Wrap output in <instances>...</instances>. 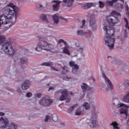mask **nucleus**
<instances>
[{"mask_svg": "<svg viewBox=\"0 0 129 129\" xmlns=\"http://www.w3.org/2000/svg\"><path fill=\"white\" fill-rule=\"evenodd\" d=\"M122 3H124V0H120Z\"/></svg>", "mask_w": 129, "mask_h": 129, "instance_id": "nucleus-54", "label": "nucleus"}, {"mask_svg": "<svg viewBox=\"0 0 129 129\" xmlns=\"http://www.w3.org/2000/svg\"><path fill=\"white\" fill-rule=\"evenodd\" d=\"M120 107H122L119 109V112L121 114H125L126 118H128L127 120V124L129 125V110L127 111V109L126 107H128V106L123 104L120 103Z\"/></svg>", "mask_w": 129, "mask_h": 129, "instance_id": "nucleus-6", "label": "nucleus"}, {"mask_svg": "<svg viewBox=\"0 0 129 129\" xmlns=\"http://www.w3.org/2000/svg\"><path fill=\"white\" fill-rule=\"evenodd\" d=\"M67 72H68V70H67V67H63L62 70V73L64 74V73H67Z\"/></svg>", "mask_w": 129, "mask_h": 129, "instance_id": "nucleus-36", "label": "nucleus"}, {"mask_svg": "<svg viewBox=\"0 0 129 129\" xmlns=\"http://www.w3.org/2000/svg\"><path fill=\"white\" fill-rule=\"evenodd\" d=\"M61 125H63L64 126V125H65V124H64L63 123H61Z\"/></svg>", "mask_w": 129, "mask_h": 129, "instance_id": "nucleus-52", "label": "nucleus"}, {"mask_svg": "<svg viewBox=\"0 0 129 129\" xmlns=\"http://www.w3.org/2000/svg\"><path fill=\"white\" fill-rule=\"evenodd\" d=\"M69 64H70V66H71V67H75V65H77L75 63V62H74L73 61H70L69 62Z\"/></svg>", "mask_w": 129, "mask_h": 129, "instance_id": "nucleus-37", "label": "nucleus"}, {"mask_svg": "<svg viewBox=\"0 0 129 129\" xmlns=\"http://www.w3.org/2000/svg\"><path fill=\"white\" fill-rule=\"evenodd\" d=\"M60 19H62V20L64 19L63 18V17H60Z\"/></svg>", "mask_w": 129, "mask_h": 129, "instance_id": "nucleus-56", "label": "nucleus"}, {"mask_svg": "<svg viewBox=\"0 0 129 129\" xmlns=\"http://www.w3.org/2000/svg\"><path fill=\"white\" fill-rule=\"evenodd\" d=\"M18 128V126L14 123H11L8 125V129H17Z\"/></svg>", "mask_w": 129, "mask_h": 129, "instance_id": "nucleus-29", "label": "nucleus"}, {"mask_svg": "<svg viewBox=\"0 0 129 129\" xmlns=\"http://www.w3.org/2000/svg\"><path fill=\"white\" fill-rule=\"evenodd\" d=\"M17 92H19V93H21V91L20 90V88L17 89Z\"/></svg>", "mask_w": 129, "mask_h": 129, "instance_id": "nucleus-50", "label": "nucleus"}, {"mask_svg": "<svg viewBox=\"0 0 129 129\" xmlns=\"http://www.w3.org/2000/svg\"><path fill=\"white\" fill-rule=\"evenodd\" d=\"M18 12L20 9L13 3H10L5 8V15H0V28L2 25H7L10 23H15L17 20Z\"/></svg>", "mask_w": 129, "mask_h": 129, "instance_id": "nucleus-1", "label": "nucleus"}, {"mask_svg": "<svg viewBox=\"0 0 129 129\" xmlns=\"http://www.w3.org/2000/svg\"><path fill=\"white\" fill-rule=\"evenodd\" d=\"M37 116V115L35 114V116Z\"/></svg>", "mask_w": 129, "mask_h": 129, "instance_id": "nucleus-63", "label": "nucleus"}, {"mask_svg": "<svg viewBox=\"0 0 129 129\" xmlns=\"http://www.w3.org/2000/svg\"><path fill=\"white\" fill-rule=\"evenodd\" d=\"M123 100L124 101V102L129 103V92H128L123 98Z\"/></svg>", "mask_w": 129, "mask_h": 129, "instance_id": "nucleus-28", "label": "nucleus"}, {"mask_svg": "<svg viewBox=\"0 0 129 129\" xmlns=\"http://www.w3.org/2000/svg\"><path fill=\"white\" fill-rule=\"evenodd\" d=\"M36 117H32V118H36Z\"/></svg>", "mask_w": 129, "mask_h": 129, "instance_id": "nucleus-57", "label": "nucleus"}, {"mask_svg": "<svg viewBox=\"0 0 129 129\" xmlns=\"http://www.w3.org/2000/svg\"><path fill=\"white\" fill-rule=\"evenodd\" d=\"M39 44L37 45L35 48V50L37 51V52H40L41 51V50H46V51H49L51 49V48H50V44L43 40L42 38H39Z\"/></svg>", "mask_w": 129, "mask_h": 129, "instance_id": "nucleus-4", "label": "nucleus"}, {"mask_svg": "<svg viewBox=\"0 0 129 129\" xmlns=\"http://www.w3.org/2000/svg\"><path fill=\"white\" fill-rule=\"evenodd\" d=\"M5 41H6V37H5L4 36L0 35V44L1 45V44L4 43Z\"/></svg>", "mask_w": 129, "mask_h": 129, "instance_id": "nucleus-34", "label": "nucleus"}, {"mask_svg": "<svg viewBox=\"0 0 129 129\" xmlns=\"http://www.w3.org/2000/svg\"><path fill=\"white\" fill-rule=\"evenodd\" d=\"M85 23H86V21H85V20H83L82 21V26H81V29H82L84 26H85Z\"/></svg>", "mask_w": 129, "mask_h": 129, "instance_id": "nucleus-40", "label": "nucleus"}, {"mask_svg": "<svg viewBox=\"0 0 129 129\" xmlns=\"http://www.w3.org/2000/svg\"><path fill=\"white\" fill-rule=\"evenodd\" d=\"M68 92V91L66 89L63 90L61 92V96L59 97L60 101H64V100H66V98H67L69 96Z\"/></svg>", "mask_w": 129, "mask_h": 129, "instance_id": "nucleus-9", "label": "nucleus"}, {"mask_svg": "<svg viewBox=\"0 0 129 129\" xmlns=\"http://www.w3.org/2000/svg\"><path fill=\"white\" fill-rule=\"evenodd\" d=\"M66 102L67 103L70 102V99H69H69H67Z\"/></svg>", "mask_w": 129, "mask_h": 129, "instance_id": "nucleus-49", "label": "nucleus"}, {"mask_svg": "<svg viewBox=\"0 0 129 129\" xmlns=\"http://www.w3.org/2000/svg\"><path fill=\"white\" fill-rule=\"evenodd\" d=\"M81 87L83 92H85V91H87V90L91 91V90L92 89V88H89L88 85L85 83H83Z\"/></svg>", "mask_w": 129, "mask_h": 129, "instance_id": "nucleus-19", "label": "nucleus"}, {"mask_svg": "<svg viewBox=\"0 0 129 129\" xmlns=\"http://www.w3.org/2000/svg\"><path fill=\"white\" fill-rule=\"evenodd\" d=\"M112 63L113 64H117V65H120L122 64V61H121V60L119 59L118 60H117V61L116 60L113 61Z\"/></svg>", "mask_w": 129, "mask_h": 129, "instance_id": "nucleus-33", "label": "nucleus"}, {"mask_svg": "<svg viewBox=\"0 0 129 129\" xmlns=\"http://www.w3.org/2000/svg\"><path fill=\"white\" fill-rule=\"evenodd\" d=\"M20 63H21V67L22 68L27 67V65H28V59L25 57L21 58Z\"/></svg>", "mask_w": 129, "mask_h": 129, "instance_id": "nucleus-16", "label": "nucleus"}, {"mask_svg": "<svg viewBox=\"0 0 129 129\" xmlns=\"http://www.w3.org/2000/svg\"><path fill=\"white\" fill-rule=\"evenodd\" d=\"M57 43H58V44H61V43H63L65 45L68 44L67 43V42H66L65 40H63V39H59V40L58 41Z\"/></svg>", "mask_w": 129, "mask_h": 129, "instance_id": "nucleus-35", "label": "nucleus"}, {"mask_svg": "<svg viewBox=\"0 0 129 129\" xmlns=\"http://www.w3.org/2000/svg\"><path fill=\"white\" fill-rule=\"evenodd\" d=\"M47 37H50V36H49V35H48V36H47Z\"/></svg>", "mask_w": 129, "mask_h": 129, "instance_id": "nucleus-62", "label": "nucleus"}, {"mask_svg": "<svg viewBox=\"0 0 129 129\" xmlns=\"http://www.w3.org/2000/svg\"><path fill=\"white\" fill-rule=\"evenodd\" d=\"M102 76H103V78H104V79L105 80V82L107 84L108 87L109 88L110 87V89H111V90L113 89V86L112 85L111 82L110 81V80H109L108 78H107V77H106V76H105V74H104V73H102Z\"/></svg>", "mask_w": 129, "mask_h": 129, "instance_id": "nucleus-11", "label": "nucleus"}, {"mask_svg": "<svg viewBox=\"0 0 129 129\" xmlns=\"http://www.w3.org/2000/svg\"><path fill=\"white\" fill-rule=\"evenodd\" d=\"M32 96V93L30 92H28L26 94V97H31Z\"/></svg>", "mask_w": 129, "mask_h": 129, "instance_id": "nucleus-42", "label": "nucleus"}, {"mask_svg": "<svg viewBox=\"0 0 129 129\" xmlns=\"http://www.w3.org/2000/svg\"><path fill=\"white\" fill-rule=\"evenodd\" d=\"M111 15L106 17V20L107 23L109 24V26H113L115 25V24H117L119 20H118V18L114 16H116L118 17L119 16L120 17V14L113 11L111 13Z\"/></svg>", "mask_w": 129, "mask_h": 129, "instance_id": "nucleus-3", "label": "nucleus"}, {"mask_svg": "<svg viewBox=\"0 0 129 129\" xmlns=\"http://www.w3.org/2000/svg\"><path fill=\"white\" fill-rule=\"evenodd\" d=\"M74 2V0H63L62 3L64 7H67V8H71Z\"/></svg>", "mask_w": 129, "mask_h": 129, "instance_id": "nucleus-14", "label": "nucleus"}, {"mask_svg": "<svg viewBox=\"0 0 129 129\" xmlns=\"http://www.w3.org/2000/svg\"><path fill=\"white\" fill-rule=\"evenodd\" d=\"M36 96L38 98H40L41 96H42V94H36Z\"/></svg>", "mask_w": 129, "mask_h": 129, "instance_id": "nucleus-45", "label": "nucleus"}, {"mask_svg": "<svg viewBox=\"0 0 129 129\" xmlns=\"http://www.w3.org/2000/svg\"><path fill=\"white\" fill-rule=\"evenodd\" d=\"M109 57H110V56H108V58H109Z\"/></svg>", "mask_w": 129, "mask_h": 129, "instance_id": "nucleus-61", "label": "nucleus"}, {"mask_svg": "<svg viewBox=\"0 0 129 129\" xmlns=\"http://www.w3.org/2000/svg\"><path fill=\"white\" fill-rule=\"evenodd\" d=\"M124 21H125V22L126 23L125 28H126V29H127L128 28V27H129L128 26V25H129L128 21H127V19H126V18L124 19Z\"/></svg>", "mask_w": 129, "mask_h": 129, "instance_id": "nucleus-39", "label": "nucleus"}, {"mask_svg": "<svg viewBox=\"0 0 129 129\" xmlns=\"http://www.w3.org/2000/svg\"><path fill=\"white\" fill-rule=\"evenodd\" d=\"M103 30L106 32V37L104 38L105 44L109 47V49H112L115 41V38H111L114 35V28L112 27L105 26Z\"/></svg>", "mask_w": 129, "mask_h": 129, "instance_id": "nucleus-2", "label": "nucleus"}, {"mask_svg": "<svg viewBox=\"0 0 129 129\" xmlns=\"http://www.w3.org/2000/svg\"><path fill=\"white\" fill-rule=\"evenodd\" d=\"M126 11H128V7H127L126 8Z\"/></svg>", "mask_w": 129, "mask_h": 129, "instance_id": "nucleus-53", "label": "nucleus"}, {"mask_svg": "<svg viewBox=\"0 0 129 129\" xmlns=\"http://www.w3.org/2000/svg\"><path fill=\"white\" fill-rule=\"evenodd\" d=\"M93 115H95V117L94 118L92 117L91 118V120L89 122V125L90 127H95V126H96V124L97 122V119L96 118V114L95 113H93Z\"/></svg>", "mask_w": 129, "mask_h": 129, "instance_id": "nucleus-10", "label": "nucleus"}, {"mask_svg": "<svg viewBox=\"0 0 129 129\" xmlns=\"http://www.w3.org/2000/svg\"><path fill=\"white\" fill-rule=\"evenodd\" d=\"M53 89H54V87H49V88L48 89V91H50V90H53Z\"/></svg>", "mask_w": 129, "mask_h": 129, "instance_id": "nucleus-47", "label": "nucleus"}, {"mask_svg": "<svg viewBox=\"0 0 129 129\" xmlns=\"http://www.w3.org/2000/svg\"><path fill=\"white\" fill-rule=\"evenodd\" d=\"M79 69V66H78V65H75V67H74L72 68V72L74 74H77Z\"/></svg>", "mask_w": 129, "mask_h": 129, "instance_id": "nucleus-25", "label": "nucleus"}, {"mask_svg": "<svg viewBox=\"0 0 129 129\" xmlns=\"http://www.w3.org/2000/svg\"><path fill=\"white\" fill-rule=\"evenodd\" d=\"M5 115V113L3 112H0V116H4Z\"/></svg>", "mask_w": 129, "mask_h": 129, "instance_id": "nucleus-46", "label": "nucleus"}, {"mask_svg": "<svg viewBox=\"0 0 129 129\" xmlns=\"http://www.w3.org/2000/svg\"><path fill=\"white\" fill-rule=\"evenodd\" d=\"M30 87V81L29 80L25 81L24 83L22 84V88L23 90L29 89Z\"/></svg>", "mask_w": 129, "mask_h": 129, "instance_id": "nucleus-15", "label": "nucleus"}, {"mask_svg": "<svg viewBox=\"0 0 129 129\" xmlns=\"http://www.w3.org/2000/svg\"><path fill=\"white\" fill-rule=\"evenodd\" d=\"M54 71H58V70L54 69Z\"/></svg>", "mask_w": 129, "mask_h": 129, "instance_id": "nucleus-55", "label": "nucleus"}, {"mask_svg": "<svg viewBox=\"0 0 129 129\" xmlns=\"http://www.w3.org/2000/svg\"><path fill=\"white\" fill-rule=\"evenodd\" d=\"M40 19L43 22H45V23H48V19H47V16L45 14H42L40 16Z\"/></svg>", "mask_w": 129, "mask_h": 129, "instance_id": "nucleus-26", "label": "nucleus"}, {"mask_svg": "<svg viewBox=\"0 0 129 129\" xmlns=\"http://www.w3.org/2000/svg\"><path fill=\"white\" fill-rule=\"evenodd\" d=\"M53 65V62H43L41 63L40 66H47V67H50L51 69L52 70H55V68L54 67H52V66Z\"/></svg>", "mask_w": 129, "mask_h": 129, "instance_id": "nucleus-20", "label": "nucleus"}, {"mask_svg": "<svg viewBox=\"0 0 129 129\" xmlns=\"http://www.w3.org/2000/svg\"><path fill=\"white\" fill-rule=\"evenodd\" d=\"M53 102V100L49 97H45L40 100L39 103L42 106H49Z\"/></svg>", "mask_w": 129, "mask_h": 129, "instance_id": "nucleus-7", "label": "nucleus"}, {"mask_svg": "<svg viewBox=\"0 0 129 129\" xmlns=\"http://www.w3.org/2000/svg\"><path fill=\"white\" fill-rule=\"evenodd\" d=\"M92 6H93V3H85L83 5V7L84 10H88V9H90V8H91V7H92Z\"/></svg>", "mask_w": 129, "mask_h": 129, "instance_id": "nucleus-23", "label": "nucleus"}, {"mask_svg": "<svg viewBox=\"0 0 129 129\" xmlns=\"http://www.w3.org/2000/svg\"><path fill=\"white\" fill-rule=\"evenodd\" d=\"M2 50L5 52L7 55H10V56H13L15 52L12 44L10 42L5 43L2 45Z\"/></svg>", "mask_w": 129, "mask_h": 129, "instance_id": "nucleus-5", "label": "nucleus"}, {"mask_svg": "<svg viewBox=\"0 0 129 129\" xmlns=\"http://www.w3.org/2000/svg\"><path fill=\"white\" fill-rule=\"evenodd\" d=\"M89 23L90 27L94 31H95V29L97 28V26L96 25V23H95V19L91 18L89 20Z\"/></svg>", "mask_w": 129, "mask_h": 129, "instance_id": "nucleus-12", "label": "nucleus"}, {"mask_svg": "<svg viewBox=\"0 0 129 129\" xmlns=\"http://www.w3.org/2000/svg\"><path fill=\"white\" fill-rule=\"evenodd\" d=\"M70 95H74V93L73 92H70Z\"/></svg>", "mask_w": 129, "mask_h": 129, "instance_id": "nucleus-51", "label": "nucleus"}, {"mask_svg": "<svg viewBox=\"0 0 129 129\" xmlns=\"http://www.w3.org/2000/svg\"><path fill=\"white\" fill-rule=\"evenodd\" d=\"M91 34V33L89 31L84 32L83 30H78L77 31V34L78 35V36H83L84 35H86V34L88 35L89 36H90Z\"/></svg>", "mask_w": 129, "mask_h": 129, "instance_id": "nucleus-17", "label": "nucleus"}, {"mask_svg": "<svg viewBox=\"0 0 129 129\" xmlns=\"http://www.w3.org/2000/svg\"><path fill=\"white\" fill-rule=\"evenodd\" d=\"M117 1L118 0H112L111 1L107 0L105 2V4L108 7H112L113 6V4H114V3H116Z\"/></svg>", "mask_w": 129, "mask_h": 129, "instance_id": "nucleus-22", "label": "nucleus"}, {"mask_svg": "<svg viewBox=\"0 0 129 129\" xmlns=\"http://www.w3.org/2000/svg\"><path fill=\"white\" fill-rule=\"evenodd\" d=\"M123 84L124 85H129V80H125Z\"/></svg>", "mask_w": 129, "mask_h": 129, "instance_id": "nucleus-43", "label": "nucleus"}, {"mask_svg": "<svg viewBox=\"0 0 129 129\" xmlns=\"http://www.w3.org/2000/svg\"><path fill=\"white\" fill-rule=\"evenodd\" d=\"M83 114H84V112H83V111H81L80 108H78V109H77L75 112L76 115H82Z\"/></svg>", "mask_w": 129, "mask_h": 129, "instance_id": "nucleus-27", "label": "nucleus"}, {"mask_svg": "<svg viewBox=\"0 0 129 129\" xmlns=\"http://www.w3.org/2000/svg\"><path fill=\"white\" fill-rule=\"evenodd\" d=\"M52 3H54V5H53V10L55 12H57L59 10V7H60V4H61V1H52Z\"/></svg>", "mask_w": 129, "mask_h": 129, "instance_id": "nucleus-13", "label": "nucleus"}, {"mask_svg": "<svg viewBox=\"0 0 129 129\" xmlns=\"http://www.w3.org/2000/svg\"><path fill=\"white\" fill-rule=\"evenodd\" d=\"M110 125L113 126V129H120V127H118V123L116 121H113L110 123Z\"/></svg>", "mask_w": 129, "mask_h": 129, "instance_id": "nucleus-24", "label": "nucleus"}, {"mask_svg": "<svg viewBox=\"0 0 129 129\" xmlns=\"http://www.w3.org/2000/svg\"><path fill=\"white\" fill-rule=\"evenodd\" d=\"M36 7L39 9H42V8H43V6H42V5L40 4H36Z\"/></svg>", "mask_w": 129, "mask_h": 129, "instance_id": "nucleus-44", "label": "nucleus"}, {"mask_svg": "<svg viewBox=\"0 0 129 129\" xmlns=\"http://www.w3.org/2000/svg\"><path fill=\"white\" fill-rule=\"evenodd\" d=\"M52 19L53 20V22L54 24H58L59 23V14H55L52 16Z\"/></svg>", "mask_w": 129, "mask_h": 129, "instance_id": "nucleus-21", "label": "nucleus"}, {"mask_svg": "<svg viewBox=\"0 0 129 129\" xmlns=\"http://www.w3.org/2000/svg\"><path fill=\"white\" fill-rule=\"evenodd\" d=\"M93 81H95V80H94V79L93 78Z\"/></svg>", "mask_w": 129, "mask_h": 129, "instance_id": "nucleus-59", "label": "nucleus"}, {"mask_svg": "<svg viewBox=\"0 0 129 129\" xmlns=\"http://www.w3.org/2000/svg\"><path fill=\"white\" fill-rule=\"evenodd\" d=\"M120 8H121V9H123V5L122 4L120 5Z\"/></svg>", "mask_w": 129, "mask_h": 129, "instance_id": "nucleus-48", "label": "nucleus"}, {"mask_svg": "<svg viewBox=\"0 0 129 129\" xmlns=\"http://www.w3.org/2000/svg\"><path fill=\"white\" fill-rule=\"evenodd\" d=\"M49 119H50V116H49V115H46L45 116V121L46 122H47V121H48V120H49Z\"/></svg>", "mask_w": 129, "mask_h": 129, "instance_id": "nucleus-41", "label": "nucleus"}, {"mask_svg": "<svg viewBox=\"0 0 129 129\" xmlns=\"http://www.w3.org/2000/svg\"><path fill=\"white\" fill-rule=\"evenodd\" d=\"M62 52L64 53V54L68 55V56H70V51H69V45H66V46L63 47Z\"/></svg>", "mask_w": 129, "mask_h": 129, "instance_id": "nucleus-18", "label": "nucleus"}, {"mask_svg": "<svg viewBox=\"0 0 129 129\" xmlns=\"http://www.w3.org/2000/svg\"><path fill=\"white\" fill-rule=\"evenodd\" d=\"M80 50H83V49L82 48H80Z\"/></svg>", "mask_w": 129, "mask_h": 129, "instance_id": "nucleus-58", "label": "nucleus"}, {"mask_svg": "<svg viewBox=\"0 0 129 129\" xmlns=\"http://www.w3.org/2000/svg\"><path fill=\"white\" fill-rule=\"evenodd\" d=\"M52 119L53 121H54V122L58 121V116H57V115H56V114H52Z\"/></svg>", "mask_w": 129, "mask_h": 129, "instance_id": "nucleus-31", "label": "nucleus"}, {"mask_svg": "<svg viewBox=\"0 0 129 129\" xmlns=\"http://www.w3.org/2000/svg\"><path fill=\"white\" fill-rule=\"evenodd\" d=\"M99 8H102L104 7V3L101 1L99 2Z\"/></svg>", "mask_w": 129, "mask_h": 129, "instance_id": "nucleus-38", "label": "nucleus"}, {"mask_svg": "<svg viewBox=\"0 0 129 129\" xmlns=\"http://www.w3.org/2000/svg\"><path fill=\"white\" fill-rule=\"evenodd\" d=\"M9 126V119L3 117L0 118V127L1 128H6Z\"/></svg>", "mask_w": 129, "mask_h": 129, "instance_id": "nucleus-8", "label": "nucleus"}, {"mask_svg": "<svg viewBox=\"0 0 129 129\" xmlns=\"http://www.w3.org/2000/svg\"><path fill=\"white\" fill-rule=\"evenodd\" d=\"M93 108H94V105H93Z\"/></svg>", "mask_w": 129, "mask_h": 129, "instance_id": "nucleus-60", "label": "nucleus"}, {"mask_svg": "<svg viewBox=\"0 0 129 129\" xmlns=\"http://www.w3.org/2000/svg\"><path fill=\"white\" fill-rule=\"evenodd\" d=\"M78 106V104H75L73 106H72L71 108H70L69 109H68V112H69V113H70V112H71L72 111H73V110H74V108H76V107L77 106Z\"/></svg>", "mask_w": 129, "mask_h": 129, "instance_id": "nucleus-30", "label": "nucleus"}, {"mask_svg": "<svg viewBox=\"0 0 129 129\" xmlns=\"http://www.w3.org/2000/svg\"><path fill=\"white\" fill-rule=\"evenodd\" d=\"M83 107L85 108V109H90V105L88 102H85L83 105Z\"/></svg>", "mask_w": 129, "mask_h": 129, "instance_id": "nucleus-32", "label": "nucleus"}]
</instances>
